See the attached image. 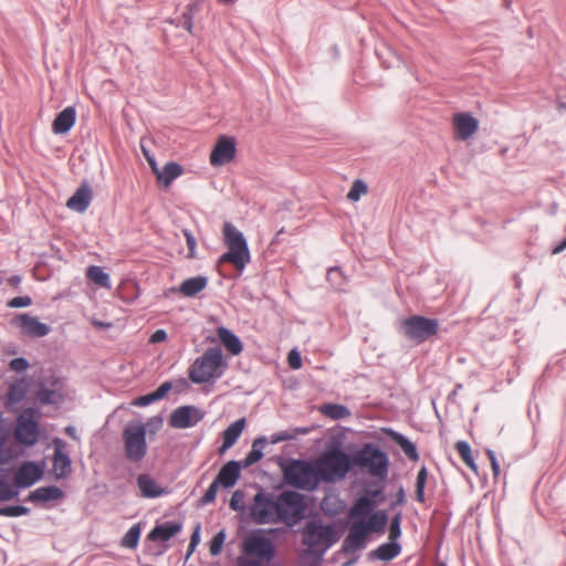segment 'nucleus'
Segmentation results:
<instances>
[{
	"label": "nucleus",
	"instance_id": "nucleus-1",
	"mask_svg": "<svg viewBox=\"0 0 566 566\" xmlns=\"http://www.w3.org/2000/svg\"><path fill=\"white\" fill-rule=\"evenodd\" d=\"M315 463L319 481L334 483L345 479L353 467V459L335 448L322 453Z\"/></svg>",
	"mask_w": 566,
	"mask_h": 566
},
{
	"label": "nucleus",
	"instance_id": "nucleus-2",
	"mask_svg": "<svg viewBox=\"0 0 566 566\" xmlns=\"http://www.w3.org/2000/svg\"><path fill=\"white\" fill-rule=\"evenodd\" d=\"M349 533L344 539V548L347 552H355L365 546L367 536L370 533H382L388 517L386 511H377L367 521L352 520Z\"/></svg>",
	"mask_w": 566,
	"mask_h": 566
},
{
	"label": "nucleus",
	"instance_id": "nucleus-3",
	"mask_svg": "<svg viewBox=\"0 0 566 566\" xmlns=\"http://www.w3.org/2000/svg\"><path fill=\"white\" fill-rule=\"evenodd\" d=\"M226 364L220 347L206 349L202 356L196 358L189 368V379L195 384H205L221 377Z\"/></svg>",
	"mask_w": 566,
	"mask_h": 566
},
{
	"label": "nucleus",
	"instance_id": "nucleus-4",
	"mask_svg": "<svg viewBox=\"0 0 566 566\" xmlns=\"http://www.w3.org/2000/svg\"><path fill=\"white\" fill-rule=\"evenodd\" d=\"M285 482L300 490L313 491L319 483L316 463L292 460L283 468Z\"/></svg>",
	"mask_w": 566,
	"mask_h": 566
},
{
	"label": "nucleus",
	"instance_id": "nucleus-5",
	"mask_svg": "<svg viewBox=\"0 0 566 566\" xmlns=\"http://www.w3.org/2000/svg\"><path fill=\"white\" fill-rule=\"evenodd\" d=\"M40 413L33 408L23 410L17 418L13 428V437L17 443L25 447H34L41 436Z\"/></svg>",
	"mask_w": 566,
	"mask_h": 566
},
{
	"label": "nucleus",
	"instance_id": "nucleus-6",
	"mask_svg": "<svg viewBox=\"0 0 566 566\" xmlns=\"http://www.w3.org/2000/svg\"><path fill=\"white\" fill-rule=\"evenodd\" d=\"M353 465L366 469L371 476L379 479L386 478L388 473V458L386 453L369 443L355 453Z\"/></svg>",
	"mask_w": 566,
	"mask_h": 566
},
{
	"label": "nucleus",
	"instance_id": "nucleus-7",
	"mask_svg": "<svg viewBox=\"0 0 566 566\" xmlns=\"http://www.w3.org/2000/svg\"><path fill=\"white\" fill-rule=\"evenodd\" d=\"M125 457L130 462L142 461L147 453L146 426L143 422H129L123 430Z\"/></svg>",
	"mask_w": 566,
	"mask_h": 566
},
{
	"label": "nucleus",
	"instance_id": "nucleus-8",
	"mask_svg": "<svg viewBox=\"0 0 566 566\" xmlns=\"http://www.w3.org/2000/svg\"><path fill=\"white\" fill-rule=\"evenodd\" d=\"M276 505L277 523L283 522L289 526L295 525L303 518L306 509L303 496L294 491H284L276 496Z\"/></svg>",
	"mask_w": 566,
	"mask_h": 566
},
{
	"label": "nucleus",
	"instance_id": "nucleus-9",
	"mask_svg": "<svg viewBox=\"0 0 566 566\" xmlns=\"http://www.w3.org/2000/svg\"><path fill=\"white\" fill-rule=\"evenodd\" d=\"M401 327L407 338L421 344L438 333L439 323L437 319L415 315L403 319Z\"/></svg>",
	"mask_w": 566,
	"mask_h": 566
},
{
	"label": "nucleus",
	"instance_id": "nucleus-10",
	"mask_svg": "<svg viewBox=\"0 0 566 566\" xmlns=\"http://www.w3.org/2000/svg\"><path fill=\"white\" fill-rule=\"evenodd\" d=\"M276 496L263 491L258 492L250 506V517L256 524L277 523Z\"/></svg>",
	"mask_w": 566,
	"mask_h": 566
},
{
	"label": "nucleus",
	"instance_id": "nucleus-11",
	"mask_svg": "<svg viewBox=\"0 0 566 566\" xmlns=\"http://www.w3.org/2000/svg\"><path fill=\"white\" fill-rule=\"evenodd\" d=\"M382 488L376 490H366V492L356 499L352 507L349 509L348 516L350 520L365 521L374 514V510L382 501Z\"/></svg>",
	"mask_w": 566,
	"mask_h": 566
},
{
	"label": "nucleus",
	"instance_id": "nucleus-12",
	"mask_svg": "<svg viewBox=\"0 0 566 566\" xmlns=\"http://www.w3.org/2000/svg\"><path fill=\"white\" fill-rule=\"evenodd\" d=\"M334 542V530L316 522H310L304 528L303 543L313 549H326Z\"/></svg>",
	"mask_w": 566,
	"mask_h": 566
},
{
	"label": "nucleus",
	"instance_id": "nucleus-13",
	"mask_svg": "<svg viewBox=\"0 0 566 566\" xmlns=\"http://www.w3.org/2000/svg\"><path fill=\"white\" fill-rule=\"evenodd\" d=\"M11 325L19 328L24 336L40 338L46 336L51 328L49 325L41 323L36 317L29 314H17L11 319Z\"/></svg>",
	"mask_w": 566,
	"mask_h": 566
},
{
	"label": "nucleus",
	"instance_id": "nucleus-14",
	"mask_svg": "<svg viewBox=\"0 0 566 566\" xmlns=\"http://www.w3.org/2000/svg\"><path fill=\"white\" fill-rule=\"evenodd\" d=\"M44 473V467L34 461L23 462L14 472L13 483L17 489L30 488L40 481Z\"/></svg>",
	"mask_w": 566,
	"mask_h": 566
},
{
	"label": "nucleus",
	"instance_id": "nucleus-15",
	"mask_svg": "<svg viewBox=\"0 0 566 566\" xmlns=\"http://www.w3.org/2000/svg\"><path fill=\"white\" fill-rule=\"evenodd\" d=\"M205 417V412L196 406H181L175 409L169 417V426L186 429L196 426Z\"/></svg>",
	"mask_w": 566,
	"mask_h": 566
},
{
	"label": "nucleus",
	"instance_id": "nucleus-16",
	"mask_svg": "<svg viewBox=\"0 0 566 566\" xmlns=\"http://www.w3.org/2000/svg\"><path fill=\"white\" fill-rule=\"evenodd\" d=\"M237 153L235 139L230 136H220L210 154V164L220 167L230 163Z\"/></svg>",
	"mask_w": 566,
	"mask_h": 566
},
{
	"label": "nucleus",
	"instance_id": "nucleus-17",
	"mask_svg": "<svg viewBox=\"0 0 566 566\" xmlns=\"http://www.w3.org/2000/svg\"><path fill=\"white\" fill-rule=\"evenodd\" d=\"M244 552L262 560H271L274 556L272 542L260 535H250L244 541Z\"/></svg>",
	"mask_w": 566,
	"mask_h": 566
},
{
	"label": "nucleus",
	"instance_id": "nucleus-18",
	"mask_svg": "<svg viewBox=\"0 0 566 566\" xmlns=\"http://www.w3.org/2000/svg\"><path fill=\"white\" fill-rule=\"evenodd\" d=\"M455 138L459 140H467L472 137L478 128L479 122L469 113H459L452 119Z\"/></svg>",
	"mask_w": 566,
	"mask_h": 566
},
{
	"label": "nucleus",
	"instance_id": "nucleus-19",
	"mask_svg": "<svg viewBox=\"0 0 566 566\" xmlns=\"http://www.w3.org/2000/svg\"><path fill=\"white\" fill-rule=\"evenodd\" d=\"M53 473L56 479H64L71 472V460L63 451L64 443L60 439L54 440Z\"/></svg>",
	"mask_w": 566,
	"mask_h": 566
},
{
	"label": "nucleus",
	"instance_id": "nucleus-20",
	"mask_svg": "<svg viewBox=\"0 0 566 566\" xmlns=\"http://www.w3.org/2000/svg\"><path fill=\"white\" fill-rule=\"evenodd\" d=\"M92 201V189L84 181L66 201V207L76 212H84Z\"/></svg>",
	"mask_w": 566,
	"mask_h": 566
},
{
	"label": "nucleus",
	"instance_id": "nucleus-21",
	"mask_svg": "<svg viewBox=\"0 0 566 566\" xmlns=\"http://www.w3.org/2000/svg\"><path fill=\"white\" fill-rule=\"evenodd\" d=\"M76 120V111L73 106L65 107L60 112L52 124V130L56 135H63L71 130Z\"/></svg>",
	"mask_w": 566,
	"mask_h": 566
},
{
	"label": "nucleus",
	"instance_id": "nucleus-22",
	"mask_svg": "<svg viewBox=\"0 0 566 566\" xmlns=\"http://www.w3.org/2000/svg\"><path fill=\"white\" fill-rule=\"evenodd\" d=\"M240 478V465L237 461H229L219 471L216 481L224 488L233 486Z\"/></svg>",
	"mask_w": 566,
	"mask_h": 566
},
{
	"label": "nucleus",
	"instance_id": "nucleus-23",
	"mask_svg": "<svg viewBox=\"0 0 566 566\" xmlns=\"http://www.w3.org/2000/svg\"><path fill=\"white\" fill-rule=\"evenodd\" d=\"M64 497L63 491L54 485L51 486H42L32 491L28 501L30 502H49V501H57Z\"/></svg>",
	"mask_w": 566,
	"mask_h": 566
},
{
	"label": "nucleus",
	"instance_id": "nucleus-24",
	"mask_svg": "<svg viewBox=\"0 0 566 566\" xmlns=\"http://www.w3.org/2000/svg\"><path fill=\"white\" fill-rule=\"evenodd\" d=\"M217 334L222 345L231 355L237 356L242 352L243 346L241 340L230 329L226 327H218Z\"/></svg>",
	"mask_w": 566,
	"mask_h": 566
},
{
	"label": "nucleus",
	"instance_id": "nucleus-25",
	"mask_svg": "<svg viewBox=\"0 0 566 566\" xmlns=\"http://www.w3.org/2000/svg\"><path fill=\"white\" fill-rule=\"evenodd\" d=\"M184 172L182 167L175 161L167 163L156 174V178L159 184H163L165 187L171 185V182L180 177Z\"/></svg>",
	"mask_w": 566,
	"mask_h": 566
},
{
	"label": "nucleus",
	"instance_id": "nucleus-26",
	"mask_svg": "<svg viewBox=\"0 0 566 566\" xmlns=\"http://www.w3.org/2000/svg\"><path fill=\"white\" fill-rule=\"evenodd\" d=\"M181 530V525L178 523H165L161 525L155 526L150 533L148 534V538L150 541H161L167 542L176 534H178Z\"/></svg>",
	"mask_w": 566,
	"mask_h": 566
},
{
	"label": "nucleus",
	"instance_id": "nucleus-27",
	"mask_svg": "<svg viewBox=\"0 0 566 566\" xmlns=\"http://www.w3.org/2000/svg\"><path fill=\"white\" fill-rule=\"evenodd\" d=\"M220 263H230L240 273L250 262V250H229L220 258Z\"/></svg>",
	"mask_w": 566,
	"mask_h": 566
},
{
	"label": "nucleus",
	"instance_id": "nucleus-28",
	"mask_svg": "<svg viewBox=\"0 0 566 566\" xmlns=\"http://www.w3.org/2000/svg\"><path fill=\"white\" fill-rule=\"evenodd\" d=\"M224 242L228 248H248L243 233L232 223L226 222L223 227Z\"/></svg>",
	"mask_w": 566,
	"mask_h": 566
},
{
	"label": "nucleus",
	"instance_id": "nucleus-29",
	"mask_svg": "<svg viewBox=\"0 0 566 566\" xmlns=\"http://www.w3.org/2000/svg\"><path fill=\"white\" fill-rule=\"evenodd\" d=\"M137 485L144 497H158L164 494V490L149 474H140L137 478Z\"/></svg>",
	"mask_w": 566,
	"mask_h": 566
},
{
	"label": "nucleus",
	"instance_id": "nucleus-30",
	"mask_svg": "<svg viewBox=\"0 0 566 566\" xmlns=\"http://www.w3.org/2000/svg\"><path fill=\"white\" fill-rule=\"evenodd\" d=\"M245 427V419L241 418L233 423H231L224 431H223V441L221 451H224L232 447L239 437L241 436L242 431Z\"/></svg>",
	"mask_w": 566,
	"mask_h": 566
},
{
	"label": "nucleus",
	"instance_id": "nucleus-31",
	"mask_svg": "<svg viewBox=\"0 0 566 566\" xmlns=\"http://www.w3.org/2000/svg\"><path fill=\"white\" fill-rule=\"evenodd\" d=\"M388 436L395 443L400 447V449L410 461L417 462L419 460V453L416 446L405 436L396 431H389Z\"/></svg>",
	"mask_w": 566,
	"mask_h": 566
},
{
	"label": "nucleus",
	"instance_id": "nucleus-32",
	"mask_svg": "<svg viewBox=\"0 0 566 566\" xmlns=\"http://www.w3.org/2000/svg\"><path fill=\"white\" fill-rule=\"evenodd\" d=\"M207 285V279L203 276H196L184 281L179 287V291L185 296H195L201 292Z\"/></svg>",
	"mask_w": 566,
	"mask_h": 566
},
{
	"label": "nucleus",
	"instance_id": "nucleus-33",
	"mask_svg": "<svg viewBox=\"0 0 566 566\" xmlns=\"http://www.w3.org/2000/svg\"><path fill=\"white\" fill-rule=\"evenodd\" d=\"M400 552L401 546L397 542L389 541L374 551V555L380 560L388 562L397 557Z\"/></svg>",
	"mask_w": 566,
	"mask_h": 566
},
{
	"label": "nucleus",
	"instance_id": "nucleus-34",
	"mask_svg": "<svg viewBox=\"0 0 566 566\" xmlns=\"http://www.w3.org/2000/svg\"><path fill=\"white\" fill-rule=\"evenodd\" d=\"M319 411L333 420L344 419L350 416V411L343 405L325 403L319 407Z\"/></svg>",
	"mask_w": 566,
	"mask_h": 566
},
{
	"label": "nucleus",
	"instance_id": "nucleus-35",
	"mask_svg": "<svg viewBox=\"0 0 566 566\" xmlns=\"http://www.w3.org/2000/svg\"><path fill=\"white\" fill-rule=\"evenodd\" d=\"M86 277L98 286L111 289L109 276L101 266H88L86 270Z\"/></svg>",
	"mask_w": 566,
	"mask_h": 566
},
{
	"label": "nucleus",
	"instance_id": "nucleus-36",
	"mask_svg": "<svg viewBox=\"0 0 566 566\" xmlns=\"http://www.w3.org/2000/svg\"><path fill=\"white\" fill-rule=\"evenodd\" d=\"M455 450L458 451L459 455L461 457L462 461L473 471L476 472V464L474 462L471 448L468 442L465 441H458L455 443Z\"/></svg>",
	"mask_w": 566,
	"mask_h": 566
},
{
	"label": "nucleus",
	"instance_id": "nucleus-37",
	"mask_svg": "<svg viewBox=\"0 0 566 566\" xmlns=\"http://www.w3.org/2000/svg\"><path fill=\"white\" fill-rule=\"evenodd\" d=\"M7 433L0 430V465L8 464L15 458L12 447L7 444Z\"/></svg>",
	"mask_w": 566,
	"mask_h": 566
},
{
	"label": "nucleus",
	"instance_id": "nucleus-38",
	"mask_svg": "<svg viewBox=\"0 0 566 566\" xmlns=\"http://www.w3.org/2000/svg\"><path fill=\"white\" fill-rule=\"evenodd\" d=\"M140 536L139 525H133L122 538L120 545L125 548H135Z\"/></svg>",
	"mask_w": 566,
	"mask_h": 566
},
{
	"label": "nucleus",
	"instance_id": "nucleus-39",
	"mask_svg": "<svg viewBox=\"0 0 566 566\" xmlns=\"http://www.w3.org/2000/svg\"><path fill=\"white\" fill-rule=\"evenodd\" d=\"M265 443V439L259 438L254 440L251 451L247 454L244 459L245 465H251L258 461H260L263 457L261 451V447Z\"/></svg>",
	"mask_w": 566,
	"mask_h": 566
},
{
	"label": "nucleus",
	"instance_id": "nucleus-40",
	"mask_svg": "<svg viewBox=\"0 0 566 566\" xmlns=\"http://www.w3.org/2000/svg\"><path fill=\"white\" fill-rule=\"evenodd\" d=\"M428 478V471L426 467H422L418 474L416 481V500L420 503L424 502V488Z\"/></svg>",
	"mask_w": 566,
	"mask_h": 566
},
{
	"label": "nucleus",
	"instance_id": "nucleus-41",
	"mask_svg": "<svg viewBox=\"0 0 566 566\" xmlns=\"http://www.w3.org/2000/svg\"><path fill=\"white\" fill-rule=\"evenodd\" d=\"M367 191V185L363 180L356 179L347 193V199L356 202L360 199L361 196L366 195Z\"/></svg>",
	"mask_w": 566,
	"mask_h": 566
},
{
	"label": "nucleus",
	"instance_id": "nucleus-42",
	"mask_svg": "<svg viewBox=\"0 0 566 566\" xmlns=\"http://www.w3.org/2000/svg\"><path fill=\"white\" fill-rule=\"evenodd\" d=\"M19 492L9 482L0 478V502L13 500L18 496Z\"/></svg>",
	"mask_w": 566,
	"mask_h": 566
},
{
	"label": "nucleus",
	"instance_id": "nucleus-43",
	"mask_svg": "<svg viewBox=\"0 0 566 566\" xmlns=\"http://www.w3.org/2000/svg\"><path fill=\"white\" fill-rule=\"evenodd\" d=\"M402 514L398 512L391 520L389 525V534L388 538L391 542H397V539L401 535L400 524H401Z\"/></svg>",
	"mask_w": 566,
	"mask_h": 566
},
{
	"label": "nucleus",
	"instance_id": "nucleus-44",
	"mask_svg": "<svg viewBox=\"0 0 566 566\" xmlns=\"http://www.w3.org/2000/svg\"><path fill=\"white\" fill-rule=\"evenodd\" d=\"M29 513V509L22 505L0 507V516L17 517Z\"/></svg>",
	"mask_w": 566,
	"mask_h": 566
},
{
	"label": "nucleus",
	"instance_id": "nucleus-45",
	"mask_svg": "<svg viewBox=\"0 0 566 566\" xmlns=\"http://www.w3.org/2000/svg\"><path fill=\"white\" fill-rule=\"evenodd\" d=\"M38 398L43 403H55L60 399V394L55 390L42 388L38 392Z\"/></svg>",
	"mask_w": 566,
	"mask_h": 566
},
{
	"label": "nucleus",
	"instance_id": "nucleus-46",
	"mask_svg": "<svg viewBox=\"0 0 566 566\" xmlns=\"http://www.w3.org/2000/svg\"><path fill=\"white\" fill-rule=\"evenodd\" d=\"M229 506L233 511H243L244 510V493L240 490L233 492Z\"/></svg>",
	"mask_w": 566,
	"mask_h": 566
},
{
	"label": "nucleus",
	"instance_id": "nucleus-47",
	"mask_svg": "<svg viewBox=\"0 0 566 566\" xmlns=\"http://www.w3.org/2000/svg\"><path fill=\"white\" fill-rule=\"evenodd\" d=\"M223 542H224V534L222 532H219L218 534H216L213 536V538L210 542V547H209L210 554L212 556L220 554Z\"/></svg>",
	"mask_w": 566,
	"mask_h": 566
},
{
	"label": "nucleus",
	"instance_id": "nucleus-48",
	"mask_svg": "<svg viewBox=\"0 0 566 566\" xmlns=\"http://www.w3.org/2000/svg\"><path fill=\"white\" fill-rule=\"evenodd\" d=\"M218 482L214 480L210 486L208 488V490L206 491V493L203 494L201 501L203 504H209L211 502H213L216 500V496H217V492H218Z\"/></svg>",
	"mask_w": 566,
	"mask_h": 566
},
{
	"label": "nucleus",
	"instance_id": "nucleus-49",
	"mask_svg": "<svg viewBox=\"0 0 566 566\" xmlns=\"http://www.w3.org/2000/svg\"><path fill=\"white\" fill-rule=\"evenodd\" d=\"M32 304V300L29 296H17L8 302V306L12 308L27 307Z\"/></svg>",
	"mask_w": 566,
	"mask_h": 566
},
{
	"label": "nucleus",
	"instance_id": "nucleus-50",
	"mask_svg": "<svg viewBox=\"0 0 566 566\" xmlns=\"http://www.w3.org/2000/svg\"><path fill=\"white\" fill-rule=\"evenodd\" d=\"M310 428H295L293 430V433L284 432L281 433L275 441H284V440H291L294 439L297 434H307L310 432Z\"/></svg>",
	"mask_w": 566,
	"mask_h": 566
},
{
	"label": "nucleus",
	"instance_id": "nucleus-51",
	"mask_svg": "<svg viewBox=\"0 0 566 566\" xmlns=\"http://www.w3.org/2000/svg\"><path fill=\"white\" fill-rule=\"evenodd\" d=\"M10 368L17 373H21V371H24L29 368V363L27 359L20 357V358H14L10 361Z\"/></svg>",
	"mask_w": 566,
	"mask_h": 566
},
{
	"label": "nucleus",
	"instance_id": "nucleus-52",
	"mask_svg": "<svg viewBox=\"0 0 566 566\" xmlns=\"http://www.w3.org/2000/svg\"><path fill=\"white\" fill-rule=\"evenodd\" d=\"M143 424L146 426V433L149 432L151 434H155L163 426V420L158 417H155Z\"/></svg>",
	"mask_w": 566,
	"mask_h": 566
},
{
	"label": "nucleus",
	"instance_id": "nucleus-53",
	"mask_svg": "<svg viewBox=\"0 0 566 566\" xmlns=\"http://www.w3.org/2000/svg\"><path fill=\"white\" fill-rule=\"evenodd\" d=\"M289 366L293 369H298L302 367V358L301 355L296 350H291L287 356Z\"/></svg>",
	"mask_w": 566,
	"mask_h": 566
},
{
	"label": "nucleus",
	"instance_id": "nucleus-54",
	"mask_svg": "<svg viewBox=\"0 0 566 566\" xmlns=\"http://www.w3.org/2000/svg\"><path fill=\"white\" fill-rule=\"evenodd\" d=\"M193 8H195V4L188 6L187 12L184 13V19H185L184 27L190 33L192 32V28H193V15H192Z\"/></svg>",
	"mask_w": 566,
	"mask_h": 566
},
{
	"label": "nucleus",
	"instance_id": "nucleus-55",
	"mask_svg": "<svg viewBox=\"0 0 566 566\" xmlns=\"http://www.w3.org/2000/svg\"><path fill=\"white\" fill-rule=\"evenodd\" d=\"M155 398H154V395L153 392L148 394V395H145V396H142V397H138L136 398L132 405L133 406H136V407H145V406H148L153 402H155Z\"/></svg>",
	"mask_w": 566,
	"mask_h": 566
},
{
	"label": "nucleus",
	"instance_id": "nucleus-56",
	"mask_svg": "<svg viewBox=\"0 0 566 566\" xmlns=\"http://www.w3.org/2000/svg\"><path fill=\"white\" fill-rule=\"evenodd\" d=\"M171 389V384L166 381V382H163L154 392V398L155 400H159L161 398H164L168 391Z\"/></svg>",
	"mask_w": 566,
	"mask_h": 566
},
{
	"label": "nucleus",
	"instance_id": "nucleus-57",
	"mask_svg": "<svg viewBox=\"0 0 566 566\" xmlns=\"http://www.w3.org/2000/svg\"><path fill=\"white\" fill-rule=\"evenodd\" d=\"M171 389V384L166 381V382H163L154 392V398L155 400H159L161 398H164L168 391Z\"/></svg>",
	"mask_w": 566,
	"mask_h": 566
},
{
	"label": "nucleus",
	"instance_id": "nucleus-58",
	"mask_svg": "<svg viewBox=\"0 0 566 566\" xmlns=\"http://www.w3.org/2000/svg\"><path fill=\"white\" fill-rule=\"evenodd\" d=\"M171 389V384L166 381V382H163L154 392V398L155 400H159L161 398H164L168 391Z\"/></svg>",
	"mask_w": 566,
	"mask_h": 566
},
{
	"label": "nucleus",
	"instance_id": "nucleus-59",
	"mask_svg": "<svg viewBox=\"0 0 566 566\" xmlns=\"http://www.w3.org/2000/svg\"><path fill=\"white\" fill-rule=\"evenodd\" d=\"M486 455H488V458H489V460L491 462V468H492L493 475L495 478L499 476V474H500V464H499V462L496 460L494 451L488 449L486 450Z\"/></svg>",
	"mask_w": 566,
	"mask_h": 566
},
{
	"label": "nucleus",
	"instance_id": "nucleus-60",
	"mask_svg": "<svg viewBox=\"0 0 566 566\" xmlns=\"http://www.w3.org/2000/svg\"><path fill=\"white\" fill-rule=\"evenodd\" d=\"M167 339V333L164 329H157L154 332L149 338V343L157 344L165 342Z\"/></svg>",
	"mask_w": 566,
	"mask_h": 566
},
{
	"label": "nucleus",
	"instance_id": "nucleus-61",
	"mask_svg": "<svg viewBox=\"0 0 566 566\" xmlns=\"http://www.w3.org/2000/svg\"><path fill=\"white\" fill-rule=\"evenodd\" d=\"M143 153H144L153 172L156 175L157 171L159 170V167H158L155 158L153 156H150L149 153L145 148H143Z\"/></svg>",
	"mask_w": 566,
	"mask_h": 566
},
{
	"label": "nucleus",
	"instance_id": "nucleus-62",
	"mask_svg": "<svg viewBox=\"0 0 566 566\" xmlns=\"http://www.w3.org/2000/svg\"><path fill=\"white\" fill-rule=\"evenodd\" d=\"M406 502V495L402 488L399 489V491L396 494L395 501L391 503V507H395L397 505H402Z\"/></svg>",
	"mask_w": 566,
	"mask_h": 566
},
{
	"label": "nucleus",
	"instance_id": "nucleus-63",
	"mask_svg": "<svg viewBox=\"0 0 566 566\" xmlns=\"http://www.w3.org/2000/svg\"><path fill=\"white\" fill-rule=\"evenodd\" d=\"M199 528L200 526H197L195 533L192 534L191 536V541H190V544H189V548L192 549L199 542Z\"/></svg>",
	"mask_w": 566,
	"mask_h": 566
},
{
	"label": "nucleus",
	"instance_id": "nucleus-64",
	"mask_svg": "<svg viewBox=\"0 0 566 566\" xmlns=\"http://www.w3.org/2000/svg\"><path fill=\"white\" fill-rule=\"evenodd\" d=\"M65 433H66L70 438H72V439H74V440H78V437H77V434H76V429H75L74 427H72V426L66 427V428H65Z\"/></svg>",
	"mask_w": 566,
	"mask_h": 566
}]
</instances>
